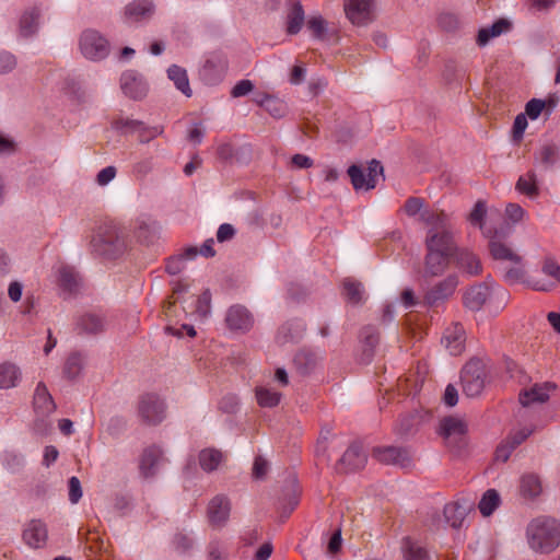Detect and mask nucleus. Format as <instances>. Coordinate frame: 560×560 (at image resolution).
I'll list each match as a JSON object with an SVG mask.
<instances>
[{
	"mask_svg": "<svg viewBox=\"0 0 560 560\" xmlns=\"http://www.w3.org/2000/svg\"><path fill=\"white\" fill-rule=\"evenodd\" d=\"M343 295L348 302L352 304H360L364 301V288L354 279L347 278L342 282Z\"/></svg>",
	"mask_w": 560,
	"mask_h": 560,
	"instance_id": "obj_36",
	"label": "nucleus"
},
{
	"mask_svg": "<svg viewBox=\"0 0 560 560\" xmlns=\"http://www.w3.org/2000/svg\"><path fill=\"white\" fill-rule=\"evenodd\" d=\"M173 546L179 553H186L194 546L192 537L187 533H177L173 539Z\"/></svg>",
	"mask_w": 560,
	"mask_h": 560,
	"instance_id": "obj_54",
	"label": "nucleus"
},
{
	"mask_svg": "<svg viewBox=\"0 0 560 560\" xmlns=\"http://www.w3.org/2000/svg\"><path fill=\"white\" fill-rule=\"evenodd\" d=\"M223 460V453L214 448L202 450L199 454L200 466L208 472L215 470Z\"/></svg>",
	"mask_w": 560,
	"mask_h": 560,
	"instance_id": "obj_33",
	"label": "nucleus"
},
{
	"mask_svg": "<svg viewBox=\"0 0 560 560\" xmlns=\"http://www.w3.org/2000/svg\"><path fill=\"white\" fill-rule=\"evenodd\" d=\"M156 225L149 222H140L136 229V236L142 243L149 244L153 241L156 234Z\"/></svg>",
	"mask_w": 560,
	"mask_h": 560,
	"instance_id": "obj_49",
	"label": "nucleus"
},
{
	"mask_svg": "<svg viewBox=\"0 0 560 560\" xmlns=\"http://www.w3.org/2000/svg\"><path fill=\"white\" fill-rule=\"evenodd\" d=\"M402 552L406 560H429L428 551L410 538L404 539Z\"/></svg>",
	"mask_w": 560,
	"mask_h": 560,
	"instance_id": "obj_39",
	"label": "nucleus"
},
{
	"mask_svg": "<svg viewBox=\"0 0 560 560\" xmlns=\"http://www.w3.org/2000/svg\"><path fill=\"white\" fill-rule=\"evenodd\" d=\"M365 463L366 455L358 444L349 446L340 458V465L345 466L347 470L361 469L364 467Z\"/></svg>",
	"mask_w": 560,
	"mask_h": 560,
	"instance_id": "obj_26",
	"label": "nucleus"
},
{
	"mask_svg": "<svg viewBox=\"0 0 560 560\" xmlns=\"http://www.w3.org/2000/svg\"><path fill=\"white\" fill-rule=\"evenodd\" d=\"M542 492L541 480L534 472L524 474L520 479V493L523 498L534 500Z\"/></svg>",
	"mask_w": 560,
	"mask_h": 560,
	"instance_id": "obj_25",
	"label": "nucleus"
},
{
	"mask_svg": "<svg viewBox=\"0 0 560 560\" xmlns=\"http://www.w3.org/2000/svg\"><path fill=\"white\" fill-rule=\"evenodd\" d=\"M69 500L72 504H75L82 498V488L81 482L77 477H71L69 479Z\"/></svg>",
	"mask_w": 560,
	"mask_h": 560,
	"instance_id": "obj_62",
	"label": "nucleus"
},
{
	"mask_svg": "<svg viewBox=\"0 0 560 560\" xmlns=\"http://www.w3.org/2000/svg\"><path fill=\"white\" fill-rule=\"evenodd\" d=\"M35 413L40 418L50 416L56 410V404L44 382H38L33 396Z\"/></svg>",
	"mask_w": 560,
	"mask_h": 560,
	"instance_id": "obj_15",
	"label": "nucleus"
},
{
	"mask_svg": "<svg viewBox=\"0 0 560 560\" xmlns=\"http://www.w3.org/2000/svg\"><path fill=\"white\" fill-rule=\"evenodd\" d=\"M456 261L458 267L470 276L479 275L482 270L480 259L467 249L456 253Z\"/></svg>",
	"mask_w": 560,
	"mask_h": 560,
	"instance_id": "obj_29",
	"label": "nucleus"
},
{
	"mask_svg": "<svg viewBox=\"0 0 560 560\" xmlns=\"http://www.w3.org/2000/svg\"><path fill=\"white\" fill-rule=\"evenodd\" d=\"M424 201L421 198L410 197L406 200L404 209L407 215L415 217L419 214V220L423 223L421 214L424 211H441L440 209H423Z\"/></svg>",
	"mask_w": 560,
	"mask_h": 560,
	"instance_id": "obj_44",
	"label": "nucleus"
},
{
	"mask_svg": "<svg viewBox=\"0 0 560 560\" xmlns=\"http://www.w3.org/2000/svg\"><path fill=\"white\" fill-rule=\"evenodd\" d=\"M167 77L171 81L174 82L175 86L186 96L191 95V89L189 86V81L187 77V72L184 68L173 65L167 69Z\"/></svg>",
	"mask_w": 560,
	"mask_h": 560,
	"instance_id": "obj_34",
	"label": "nucleus"
},
{
	"mask_svg": "<svg viewBox=\"0 0 560 560\" xmlns=\"http://www.w3.org/2000/svg\"><path fill=\"white\" fill-rule=\"evenodd\" d=\"M82 368V357L79 353H72L68 357L65 364V374L74 378L81 371Z\"/></svg>",
	"mask_w": 560,
	"mask_h": 560,
	"instance_id": "obj_53",
	"label": "nucleus"
},
{
	"mask_svg": "<svg viewBox=\"0 0 560 560\" xmlns=\"http://www.w3.org/2000/svg\"><path fill=\"white\" fill-rule=\"evenodd\" d=\"M501 498L497 490H487L479 501L478 508L483 516H490L500 505Z\"/></svg>",
	"mask_w": 560,
	"mask_h": 560,
	"instance_id": "obj_38",
	"label": "nucleus"
},
{
	"mask_svg": "<svg viewBox=\"0 0 560 560\" xmlns=\"http://www.w3.org/2000/svg\"><path fill=\"white\" fill-rule=\"evenodd\" d=\"M39 23V11L37 9H32L26 11L20 21V30L21 34L25 37L33 35L38 27Z\"/></svg>",
	"mask_w": 560,
	"mask_h": 560,
	"instance_id": "obj_40",
	"label": "nucleus"
},
{
	"mask_svg": "<svg viewBox=\"0 0 560 560\" xmlns=\"http://www.w3.org/2000/svg\"><path fill=\"white\" fill-rule=\"evenodd\" d=\"M512 266L506 269L504 278L508 282L511 283H526L529 288L536 291H550L552 289V283L550 281L537 280L534 278H526V270L523 264V259L521 261H511Z\"/></svg>",
	"mask_w": 560,
	"mask_h": 560,
	"instance_id": "obj_9",
	"label": "nucleus"
},
{
	"mask_svg": "<svg viewBox=\"0 0 560 560\" xmlns=\"http://www.w3.org/2000/svg\"><path fill=\"white\" fill-rule=\"evenodd\" d=\"M59 287L69 294L75 293L80 287V277L74 268L60 266L58 269Z\"/></svg>",
	"mask_w": 560,
	"mask_h": 560,
	"instance_id": "obj_27",
	"label": "nucleus"
},
{
	"mask_svg": "<svg viewBox=\"0 0 560 560\" xmlns=\"http://www.w3.org/2000/svg\"><path fill=\"white\" fill-rule=\"evenodd\" d=\"M307 27L316 38H323L326 33V22L319 16H312L307 21Z\"/></svg>",
	"mask_w": 560,
	"mask_h": 560,
	"instance_id": "obj_56",
	"label": "nucleus"
},
{
	"mask_svg": "<svg viewBox=\"0 0 560 560\" xmlns=\"http://www.w3.org/2000/svg\"><path fill=\"white\" fill-rule=\"evenodd\" d=\"M511 24L504 19L495 21L490 27L481 28L478 33L477 42L480 46L486 45L490 38L497 37L509 31Z\"/></svg>",
	"mask_w": 560,
	"mask_h": 560,
	"instance_id": "obj_32",
	"label": "nucleus"
},
{
	"mask_svg": "<svg viewBox=\"0 0 560 560\" xmlns=\"http://www.w3.org/2000/svg\"><path fill=\"white\" fill-rule=\"evenodd\" d=\"M114 127L121 132H138L140 142H149L163 132L160 126L148 127L142 121L128 117H118L114 120Z\"/></svg>",
	"mask_w": 560,
	"mask_h": 560,
	"instance_id": "obj_7",
	"label": "nucleus"
},
{
	"mask_svg": "<svg viewBox=\"0 0 560 560\" xmlns=\"http://www.w3.org/2000/svg\"><path fill=\"white\" fill-rule=\"evenodd\" d=\"M22 381V370L13 362L0 363V389L15 388Z\"/></svg>",
	"mask_w": 560,
	"mask_h": 560,
	"instance_id": "obj_23",
	"label": "nucleus"
},
{
	"mask_svg": "<svg viewBox=\"0 0 560 560\" xmlns=\"http://www.w3.org/2000/svg\"><path fill=\"white\" fill-rule=\"evenodd\" d=\"M558 147L556 144H544L537 155V159L545 165H553L558 160Z\"/></svg>",
	"mask_w": 560,
	"mask_h": 560,
	"instance_id": "obj_48",
	"label": "nucleus"
},
{
	"mask_svg": "<svg viewBox=\"0 0 560 560\" xmlns=\"http://www.w3.org/2000/svg\"><path fill=\"white\" fill-rule=\"evenodd\" d=\"M107 322L100 313L89 312L78 318L77 328L83 334H100L105 330Z\"/></svg>",
	"mask_w": 560,
	"mask_h": 560,
	"instance_id": "obj_22",
	"label": "nucleus"
},
{
	"mask_svg": "<svg viewBox=\"0 0 560 560\" xmlns=\"http://www.w3.org/2000/svg\"><path fill=\"white\" fill-rule=\"evenodd\" d=\"M128 246L127 229L115 223L100 225L90 241V247L95 254L110 259L121 256Z\"/></svg>",
	"mask_w": 560,
	"mask_h": 560,
	"instance_id": "obj_2",
	"label": "nucleus"
},
{
	"mask_svg": "<svg viewBox=\"0 0 560 560\" xmlns=\"http://www.w3.org/2000/svg\"><path fill=\"white\" fill-rule=\"evenodd\" d=\"M317 361V355L306 350L300 351L294 358L295 364L304 373L310 372L316 365Z\"/></svg>",
	"mask_w": 560,
	"mask_h": 560,
	"instance_id": "obj_46",
	"label": "nucleus"
},
{
	"mask_svg": "<svg viewBox=\"0 0 560 560\" xmlns=\"http://www.w3.org/2000/svg\"><path fill=\"white\" fill-rule=\"evenodd\" d=\"M458 284L456 276H450L431 288L425 294V301L430 305H436L450 298Z\"/></svg>",
	"mask_w": 560,
	"mask_h": 560,
	"instance_id": "obj_19",
	"label": "nucleus"
},
{
	"mask_svg": "<svg viewBox=\"0 0 560 560\" xmlns=\"http://www.w3.org/2000/svg\"><path fill=\"white\" fill-rule=\"evenodd\" d=\"M257 103L266 108L273 117H282L285 113L283 102L271 95H265L264 98L257 100Z\"/></svg>",
	"mask_w": 560,
	"mask_h": 560,
	"instance_id": "obj_43",
	"label": "nucleus"
},
{
	"mask_svg": "<svg viewBox=\"0 0 560 560\" xmlns=\"http://www.w3.org/2000/svg\"><path fill=\"white\" fill-rule=\"evenodd\" d=\"M213 243H214L213 240L209 238L203 243V245L200 247V249H198L197 247H188L185 249L183 256L186 259H192L199 253L200 255H202L205 257H212L215 254V252L213 249Z\"/></svg>",
	"mask_w": 560,
	"mask_h": 560,
	"instance_id": "obj_50",
	"label": "nucleus"
},
{
	"mask_svg": "<svg viewBox=\"0 0 560 560\" xmlns=\"http://www.w3.org/2000/svg\"><path fill=\"white\" fill-rule=\"evenodd\" d=\"M301 331H302L301 324L296 325V329L294 332L291 331V327L289 325H283L278 331L277 340L282 345H284L289 341H294L300 337Z\"/></svg>",
	"mask_w": 560,
	"mask_h": 560,
	"instance_id": "obj_55",
	"label": "nucleus"
},
{
	"mask_svg": "<svg viewBox=\"0 0 560 560\" xmlns=\"http://www.w3.org/2000/svg\"><path fill=\"white\" fill-rule=\"evenodd\" d=\"M465 330L464 327L456 323L446 328L442 338V343L452 355H459L465 349Z\"/></svg>",
	"mask_w": 560,
	"mask_h": 560,
	"instance_id": "obj_17",
	"label": "nucleus"
},
{
	"mask_svg": "<svg viewBox=\"0 0 560 560\" xmlns=\"http://www.w3.org/2000/svg\"><path fill=\"white\" fill-rule=\"evenodd\" d=\"M304 10L300 2L290 4L287 14V32L290 35L298 34L304 24Z\"/></svg>",
	"mask_w": 560,
	"mask_h": 560,
	"instance_id": "obj_30",
	"label": "nucleus"
},
{
	"mask_svg": "<svg viewBox=\"0 0 560 560\" xmlns=\"http://www.w3.org/2000/svg\"><path fill=\"white\" fill-rule=\"evenodd\" d=\"M154 12L155 5L152 0H133L125 7V18L131 23L149 21Z\"/></svg>",
	"mask_w": 560,
	"mask_h": 560,
	"instance_id": "obj_14",
	"label": "nucleus"
},
{
	"mask_svg": "<svg viewBox=\"0 0 560 560\" xmlns=\"http://www.w3.org/2000/svg\"><path fill=\"white\" fill-rule=\"evenodd\" d=\"M485 365L478 359L470 360L462 370V386L463 392L468 397L478 396L485 386Z\"/></svg>",
	"mask_w": 560,
	"mask_h": 560,
	"instance_id": "obj_5",
	"label": "nucleus"
},
{
	"mask_svg": "<svg viewBox=\"0 0 560 560\" xmlns=\"http://www.w3.org/2000/svg\"><path fill=\"white\" fill-rule=\"evenodd\" d=\"M527 119H526V116L525 114H518L516 117H515V120H514V124H513V140L514 141H521V139L523 138V133L525 131V129L527 128Z\"/></svg>",
	"mask_w": 560,
	"mask_h": 560,
	"instance_id": "obj_61",
	"label": "nucleus"
},
{
	"mask_svg": "<svg viewBox=\"0 0 560 560\" xmlns=\"http://www.w3.org/2000/svg\"><path fill=\"white\" fill-rule=\"evenodd\" d=\"M120 86L124 94L133 100L143 98L149 90L144 78L133 70H128L121 74Z\"/></svg>",
	"mask_w": 560,
	"mask_h": 560,
	"instance_id": "obj_11",
	"label": "nucleus"
},
{
	"mask_svg": "<svg viewBox=\"0 0 560 560\" xmlns=\"http://www.w3.org/2000/svg\"><path fill=\"white\" fill-rule=\"evenodd\" d=\"M533 430L523 428L521 430L511 432L510 435L505 439L510 444H512L515 448L521 445L530 434Z\"/></svg>",
	"mask_w": 560,
	"mask_h": 560,
	"instance_id": "obj_64",
	"label": "nucleus"
},
{
	"mask_svg": "<svg viewBox=\"0 0 560 560\" xmlns=\"http://www.w3.org/2000/svg\"><path fill=\"white\" fill-rule=\"evenodd\" d=\"M348 175L354 189H370L368 188V175L360 166L351 165L348 168Z\"/></svg>",
	"mask_w": 560,
	"mask_h": 560,
	"instance_id": "obj_45",
	"label": "nucleus"
},
{
	"mask_svg": "<svg viewBox=\"0 0 560 560\" xmlns=\"http://www.w3.org/2000/svg\"><path fill=\"white\" fill-rule=\"evenodd\" d=\"M116 174H117V170L115 166H112V165L106 166L97 173L96 183L100 186H106L116 177Z\"/></svg>",
	"mask_w": 560,
	"mask_h": 560,
	"instance_id": "obj_63",
	"label": "nucleus"
},
{
	"mask_svg": "<svg viewBox=\"0 0 560 560\" xmlns=\"http://www.w3.org/2000/svg\"><path fill=\"white\" fill-rule=\"evenodd\" d=\"M152 160L143 159L132 165V174L138 178H143L152 171Z\"/></svg>",
	"mask_w": 560,
	"mask_h": 560,
	"instance_id": "obj_59",
	"label": "nucleus"
},
{
	"mask_svg": "<svg viewBox=\"0 0 560 560\" xmlns=\"http://www.w3.org/2000/svg\"><path fill=\"white\" fill-rule=\"evenodd\" d=\"M257 404L262 408H273L281 400V394L266 386H257L255 389Z\"/></svg>",
	"mask_w": 560,
	"mask_h": 560,
	"instance_id": "obj_35",
	"label": "nucleus"
},
{
	"mask_svg": "<svg viewBox=\"0 0 560 560\" xmlns=\"http://www.w3.org/2000/svg\"><path fill=\"white\" fill-rule=\"evenodd\" d=\"M225 323L232 331L246 332L253 327L254 317L245 306L236 304L226 311Z\"/></svg>",
	"mask_w": 560,
	"mask_h": 560,
	"instance_id": "obj_10",
	"label": "nucleus"
},
{
	"mask_svg": "<svg viewBox=\"0 0 560 560\" xmlns=\"http://www.w3.org/2000/svg\"><path fill=\"white\" fill-rule=\"evenodd\" d=\"M22 537L28 547L42 548L47 541V527L42 521L32 520L25 525Z\"/></svg>",
	"mask_w": 560,
	"mask_h": 560,
	"instance_id": "obj_16",
	"label": "nucleus"
},
{
	"mask_svg": "<svg viewBox=\"0 0 560 560\" xmlns=\"http://www.w3.org/2000/svg\"><path fill=\"white\" fill-rule=\"evenodd\" d=\"M207 560H229L228 542L212 539L207 546Z\"/></svg>",
	"mask_w": 560,
	"mask_h": 560,
	"instance_id": "obj_42",
	"label": "nucleus"
},
{
	"mask_svg": "<svg viewBox=\"0 0 560 560\" xmlns=\"http://www.w3.org/2000/svg\"><path fill=\"white\" fill-rule=\"evenodd\" d=\"M361 337L364 342L362 361L369 363L372 360L375 346L378 343V332L372 326L364 327Z\"/></svg>",
	"mask_w": 560,
	"mask_h": 560,
	"instance_id": "obj_37",
	"label": "nucleus"
},
{
	"mask_svg": "<svg viewBox=\"0 0 560 560\" xmlns=\"http://www.w3.org/2000/svg\"><path fill=\"white\" fill-rule=\"evenodd\" d=\"M24 464L25 459L21 454L8 452L3 456V465L5 469L12 474L21 471L24 467Z\"/></svg>",
	"mask_w": 560,
	"mask_h": 560,
	"instance_id": "obj_47",
	"label": "nucleus"
},
{
	"mask_svg": "<svg viewBox=\"0 0 560 560\" xmlns=\"http://www.w3.org/2000/svg\"><path fill=\"white\" fill-rule=\"evenodd\" d=\"M515 188L518 192L526 195L529 198H535L538 195V186L534 173H527L520 176L516 182Z\"/></svg>",
	"mask_w": 560,
	"mask_h": 560,
	"instance_id": "obj_41",
	"label": "nucleus"
},
{
	"mask_svg": "<svg viewBox=\"0 0 560 560\" xmlns=\"http://www.w3.org/2000/svg\"><path fill=\"white\" fill-rule=\"evenodd\" d=\"M211 294L209 290L203 291L197 299L196 312L200 316H207L210 312Z\"/></svg>",
	"mask_w": 560,
	"mask_h": 560,
	"instance_id": "obj_60",
	"label": "nucleus"
},
{
	"mask_svg": "<svg viewBox=\"0 0 560 560\" xmlns=\"http://www.w3.org/2000/svg\"><path fill=\"white\" fill-rule=\"evenodd\" d=\"M465 432L466 424L459 418L448 417L441 421L440 433L445 439H451L453 436H462L465 434Z\"/></svg>",
	"mask_w": 560,
	"mask_h": 560,
	"instance_id": "obj_31",
	"label": "nucleus"
},
{
	"mask_svg": "<svg viewBox=\"0 0 560 560\" xmlns=\"http://www.w3.org/2000/svg\"><path fill=\"white\" fill-rule=\"evenodd\" d=\"M526 536L534 551L549 553L560 545V525L555 518L540 516L528 524Z\"/></svg>",
	"mask_w": 560,
	"mask_h": 560,
	"instance_id": "obj_3",
	"label": "nucleus"
},
{
	"mask_svg": "<svg viewBox=\"0 0 560 560\" xmlns=\"http://www.w3.org/2000/svg\"><path fill=\"white\" fill-rule=\"evenodd\" d=\"M545 108V102L538 98L530 100L525 106V116L537 119Z\"/></svg>",
	"mask_w": 560,
	"mask_h": 560,
	"instance_id": "obj_58",
	"label": "nucleus"
},
{
	"mask_svg": "<svg viewBox=\"0 0 560 560\" xmlns=\"http://www.w3.org/2000/svg\"><path fill=\"white\" fill-rule=\"evenodd\" d=\"M487 208L486 203L481 200L477 201L474 209L469 214V221L472 225L478 226L480 230L488 231L483 228V219L486 217Z\"/></svg>",
	"mask_w": 560,
	"mask_h": 560,
	"instance_id": "obj_52",
	"label": "nucleus"
},
{
	"mask_svg": "<svg viewBox=\"0 0 560 560\" xmlns=\"http://www.w3.org/2000/svg\"><path fill=\"white\" fill-rule=\"evenodd\" d=\"M374 457L385 464L404 466L408 460V454L405 450L395 446H385L374 448Z\"/></svg>",
	"mask_w": 560,
	"mask_h": 560,
	"instance_id": "obj_24",
	"label": "nucleus"
},
{
	"mask_svg": "<svg viewBox=\"0 0 560 560\" xmlns=\"http://www.w3.org/2000/svg\"><path fill=\"white\" fill-rule=\"evenodd\" d=\"M382 174H383V166H382V164L378 161H376V160H372L369 163L368 172H366V175H368V188H374L376 186L377 176H380Z\"/></svg>",
	"mask_w": 560,
	"mask_h": 560,
	"instance_id": "obj_57",
	"label": "nucleus"
},
{
	"mask_svg": "<svg viewBox=\"0 0 560 560\" xmlns=\"http://www.w3.org/2000/svg\"><path fill=\"white\" fill-rule=\"evenodd\" d=\"M163 459V452L159 446H150L143 451L140 459V472L149 478L155 475L158 466Z\"/></svg>",
	"mask_w": 560,
	"mask_h": 560,
	"instance_id": "obj_21",
	"label": "nucleus"
},
{
	"mask_svg": "<svg viewBox=\"0 0 560 560\" xmlns=\"http://www.w3.org/2000/svg\"><path fill=\"white\" fill-rule=\"evenodd\" d=\"M541 271L545 276L553 279L555 283H560V265L551 257H546L541 264Z\"/></svg>",
	"mask_w": 560,
	"mask_h": 560,
	"instance_id": "obj_51",
	"label": "nucleus"
},
{
	"mask_svg": "<svg viewBox=\"0 0 560 560\" xmlns=\"http://www.w3.org/2000/svg\"><path fill=\"white\" fill-rule=\"evenodd\" d=\"M485 236L490 238V254L495 260L521 261L522 256L516 254L510 246L500 241L495 235H491L490 231H483Z\"/></svg>",
	"mask_w": 560,
	"mask_h": 560,
	"instance_id": "obj_20",
	"label": "nucleus"
},
{
	"mask_svg": "<svg viewBox=\"0 0 560 560\" xmlns=\"http://www.w3.org/2000/svg\"><path fill=\"white\" fill-rule=\"evenodd\" d=\"M345 12L349 21L358 26L373 20L374 0H345Z\"/></svg>",
	"mask_w": 560,
	"mask_h": 560,
	"instance_id": "obj_8",
	"label": "nucleus"
},
{
	"mask_svg": "<svg viewBox=\"0 0 560 560\" xmlns=\"http://www.w3.org/2000/svg\"><path fill=\"white\" fill-rule=\"evenodd\" d=\"M489 296V288L485 284L474 285L467 290L464 296L465 305L472 310L478 311L485 304Z\"/></svg>",
	"mask_w": 560,
	"mask_h": 560,
	"instance_id": "obj_28",
	"label": "nucleus"
},
{
	"mask_svg": "<svg viewBox=\"0 0 560 560\" xmlns=\"http://www.w3.org/2000/svg\"><path fill=\"white\" fill-rule=\"evenodd\" d=\"M231 502L228 497L218 494L208 504V518L212 526L223 527L229 520Z\"/></svg>",
	"mask_w": 560,
	"mask_h": 560,
	"instance_id": "obj_12",
	"label": "nucleus"
},
{
	"mask_svg": "<svg viewBox=\"0 0 560 560\" xmlns=\"http://www.w3.org/2000/svg\"><path fill=\"white\" fill-rule=\"evenodd\" d=\"M555 389L556 385L550 382L535 384L530 388L525 389L520 394V402L524 407L536 402L542 404L548 400L550 393Z\"/></svg>",
	"mask_w": 560,
	"mask_h": 560,
	"instance_id": "obj_18",
	"label": "nucleus"
},
{
	"mask_svg": "<svg viewBox=\"0 0 560 560\" xmlns=\"http://www.w3.org/2000/svg\"><path fill=\"white\" fill-rule=\"evenodd\" d=\"M474 501L469 498H460L444 506L446 522L453 527H459L466 515L472 510Z\"/></svg>",
	"mask_w": 560,
	"mask_h": 560,
	"instance_id": "obj_13",
	"label": "nucleus"
},
{
	"mask_svg": "<svg viewBox=\"0 0 560 560\" xmlns=\"http://www.w3.org/2000/svg\"><path fill=\"white\" fill-rule=\"evenodd\" d=\"M421 219L428 226L423 276L438 277L447 269L456 253L451 220L444 211H424Z\"/></svg>",
	"mask_w": 560,
	"mask_h": 560,
	"instance_id": "obj_1",
	"label": "nucleus"
},
{
	"mask_svg": "<svg viewBox=\"0 0 560 560\" xmlns=\"http://www.w3.org/2000/svg\"><path fill=\"white\" fill-rule=\"evenodd\" d=\"M79 49L85 59L101 61L109 55L110 45L108 39L98 31L88 28L79 37Z\"/></svg>",
	"mask_w": 560,
	"mask_h": 560,
	"instance_id": "obj_4",
	"label": "nucleus"
},
{
	"mask_svg": "<svg viewBox=\"0 0 560 560\" xmlns=\"http://www.w3.org/2000/svg\"><path fill=\"white\" fill-rule=\"evenodd\" d=\"M138 413L145 423L159 424L166 417L165 401L156 394H144L139 399Z\"/></svg>",
	"mask_w": 560,
	"mask_h": 560,
	"instance_id": "obj_6",
	"label": "nucleus"
}]
</instances>
